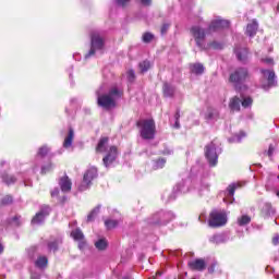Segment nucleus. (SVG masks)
<instances>
[{"mask_svg":"<svg viewBox=\"0 0 279 279\" xmlns=\"http://www.w3.org/2000/svg\"><path fill=\"white\" fill-rule=\"evenodd\" d=\"M96 95L98 106L105 110H110L117 107V100L121 99L123 92L117 87H112L107 94L96 92Z\"/></svg>","mask_w":279,"mask_h":279,"instance_id":"f257e3e1","label":"nucleus"},{"mask_svg":"<svg viewBox=\"0 0 279 279\" xmlns=\"http://www.w3.org/2000/svg\"><path fill=\"white\" fill-rule=\"evenodd\" d=\"M106 47V38L101 33L94 31L90 34V49L88 53L85 54V59L93 58L97 51H101Z\"/></svg>","mask_w":279,"mask_h":279,"instance_id":"f03ea898","label":"nucleus"},{"mask_svg":"<svg viewBox=\"0 0 279 279\" xmlns=\"http://www.w3.org/2000/svg\"><path fill=\"white\" fill-rule=\"evenodd\" d=\"M137 126L141 128V136L145 141H151L156 136V122L154 120H142L137 122Z\"/></svg>","mask_w":279,"mask_h":279,"instance_id":"7ed1b4c3","label":"nucleus"},{"mask_svg":"<svg viewBox=\"0 0 279 279\" xmlns=\"http://www.w3.org/2000/svg\"><path fill=\"white\" fill-rule=\"evenodd\" d=\"M252 75L250 74V70L247 68H236L229 76V81L231 84H234L235 88H239L241 84H245L247 80H250Z\"/></svg>","mask_w":279,"mask_h":279,"instance_id":"20e7f679","label":"nucleus"},{"mask_svg":"<svg viewBox=\"0 0 279 279\" xmlns=\"http://www.w3.org/2000/svg\"><path fill=\"white\" fill-rule=\"evenodd\" d=\"M190 34L194 38L196 47H198L201 51H206V29L201 26H192Z\"/></svg>","mask_w":279,"mask_h":279,"instance_id":"39448f33","label":"nucleus"},{"mask_svg":"<svg viewBox=\"0 0 279 279\" xmlns=\"http://www.w3.org/2000/svg\"><path fill=\"white\" fill-rule=\"evenodd\" d=\"M218 149L219 145H217V141H213L205 146V158L208 160L210 167H217L219 160Z\"/></svg>","mask_w":279,"mask_h":279,"instance_id":"423d86ee","label":"nucleus"},{"mask_svg":"<svg viewBox=\"0 0 279 279\" xmlns=\"http://www.w3.org/2000/svg\"><path fill=\"white\" fill-rule=\"evenodd\" d=\"M208 223L210 228H221V226L228 223V217L223 211L213 210L209 215Z\"/></svg>","mask_w":279,"mask_h":279,"instance_id":"0eeeda50","label":"nucleus"},{"mask_svg":"<svg viewBox=\"0 0 279 279\" xmlns=\"http://www.w3.org/2000/svg\"><path fill=\"white\" fill-rule=\"evenodd\" d=\"M95 178H97V168L92 167L84 173L83 184L78 187V191H86Z\"/></svg>","mask_w":279,"mask_h":279,"instance_id":"6e6552de","label":"nucleus"},{"mask_svg":"<svg viewBox=\"0 0 279 279\" xmlns=\"http://www.w3.org/2000/svg\"><path fill=\"white\" fill-rule=\"evenodd\" d=\"M49 213H51V208H49V206H44L32 219V223L34 226H40V223L45 221L46 217H49Z\"/></svg>","mask_w":279,"mask_h":279,"instance_id":"1a4fd4ad","label":"nucleus"},{"mask_svg":"<svg viewBox=\"0 0 279 279\" xmlns=\"http://www.w3.org/2000/svg\"><path fill=\"white\" fill-rule=\"evenodd\" d=\"M227 27H230V22L228 20L217 19L211 21L208 32H219V29H227Z\"/></svg>","mask_w":279,"mask_h":279,"instance_id":"9d476101","label":"nucleus"},{"mask_svg":"<svg viewBox=\"0 0 279 279\" xmlns=\"http://www.w3.org/2000/svg\"><path fill=\"white\" fill-rule=\"evenodd\" d=\"M117 156H119V151L117 150V146H110L107 155L102 158V162L105 167H110L114 160H117Z\"/></svg>","mask_w":279,"mask_h":279,"instance_id":"9b49d317","label":"nucleus"},{"mask_svg":"<svg viewBox=\"0 0 279 279\" xmlns=\"http://www.w3.org/2000/svg\"><path fill=\"white\" fill-rule=\"evenodd\" d=\"M262 74L267 80V85H262V87L267 90V88H271V86H276V73L271 70H262Z\"/></svg>","mask_w":279,"mask_h":279,"instance_id":"f8f14e48","label":"nucleus"},{"mask_svg":"<svg viewBox=\"0 0 279 279\" xmlns=\"http://www.w3.org/2000/svg\"><path fill=\"white\" fill-rule=\"evenodd\" d=\"M187 267L192 271H204L206 269V262L204 259H195L187 263Z\"/></svg>","mask_w":279,"mask_h":279,"instance_id":"ddd939ff","label":"nucleus"},{"mask_svg":"<svg viewBox=\"0 0 279 279\" xmlns=\"http://www.w3.org/2000/svg\"><path fill=\"white\" fill-rule=\"evenodd\" d=\"M174 218H175V215H173V213L167 211L165 214H160V218L156 221H151L150 223L165 225V223H169V221L173 220Z\"/></svg>","mask_w":279,"mask_h":279,"instance_id":"4468645a","label":"nucleus"},{"mask_svg":"<svg viewBox=\"0 0 279 279\" xmlns=\"http://www.w3.org/2000/svg\"><path fill=\"white\" fill-rule=\"evenodd\" d=\"M72 184L73 183L71 182V179H69V177H66V175L61 178L59 181V186H60L62 193H69L71 191Z\"/></svg>","mask_w":279,"mask_h":279,"instance_id":"2eb2a0df","label":"nucleus"},{"mask_svg":"<svg viewBox=\"0 0 279 279\" xmlns=\"http://www.w3.org/2000/svg\"><path fill=\"white\" fill-rule=\"evenodd\" d=\"M234 53L240 62L247 60V48L235 47Z\"/></svg>","mask_w":279,"mask_h":279,"instance_id":"dca6fc26","label":"nucleus"},{"mask_svg":"<svg viewBox=\"0 0 279 279\" xmlns=\"http://www.w3.org/2000/svg\"><path fill=\"white\" fill-rule=\"evenodd\" d=\"M205 119L207 121H217V119H219V110L215 108H208L205 113Z\"/></svg>","mask_w":279,"mask_h":279,"instance_id":"f3484780","label":"nucleus"},{"mask_svg":"<svg viewBox=\"0 0 279 279\" xmlns=\"http://www.w3.org/2000/svg\"><path fill=\"white\" fill-rule=\"evenodd\" d=\"M256 32H258V22L253 21L252 23L247 24L246 34L250 36V38H254V36H256Z\"/></svg>","mask_w":279,"mask_h":279,"instance_id":"a211bd4d","label":"nucleus"},{"mask_svg":"<svg viewBox=\"0 0 279 279\" xmlns=\"http://www.w3.org/2000/svg\"><path fill=\"white\" fill-rule=\"evenodd\" d=\"M190 71L194 75H202L205 71L204 64L202 63H192L190 64Z\"/></svg>","mask_w":279,"mask_h":279,"instance_id":"6ab92c4d","label":"nucleus"},{"mask_svg":"<svg viewBox=\"0 0 279 279\" xmlns=\"http://www.w3.org/2000/svg\"><path fill=\"white\" fill-rule=\"evenodd\" d=\"M209 241L214 245H221V243H226L228 241V238L225 234H215L211 238H209Z\"/></svg>","mask_w":279,"mask_h":279,"instance_id":"aec40b11","label":"nucleus"},{"mask_svg":"<svg viewBox=\"0 0 279 279\" xmlns=\"http://www.w3.org/2000/svg\"><path fill=\"white\" fill-rule=\"evenodd\" d=\"M73 138H75V132L73 131V129H70L69 134L66 135L63 142V147L65 149H69V147L73 145Z\"/></svg>","mask_w":279,"mask_h":279,"instance_id":"412c9836","label":"nucleus"},{"mask_svg":"<svg viewBox=\"0 0 279 279\" xmlns=\"http://www.w3.org/2000/svg\"><path fill=\"white\" fill-rule=\"evenodd\" d=\"M96 151L99 154H104V151H108V137H101L96 147Z\"/></svg>","mask_w":279,"mask_h":279,"instance_id":"4be33fe9","label":"nucleus"},{"mask_svg":"<svg viewBox=\"0 0 279 279\" xmlns=\"http://www.w3.org/2000/svg\"><path fill=\"white\" fill-rule=\"evenodd\" d=\"M229 108L232 110V112H239L241 110V100L239 97L231 98L229 102Z\"/></svg>","mask_w":279,"mask_h":279,"instance_id":"5701e85b","label":"nucleus"},{"mask_svg":"<svg viewBox=\"0 0 279 279\" xmlns=\"http://www.w3.org/2000/svg\"><path fill=\"white\" fill-rule=\"evenodd\" d=\"M262 215H264V217H271V215H276V209H274L270 203H265L262 208Z\"/></svg>","mask_w":279,"mask_h":279,"instance_id":"b1692460","label":"nucleus"},{"mask_svg":"<svg viewBox=\"0 0 279 279\" xmlns=\"http://www.w3.org/2000/svg\"><path fill=\"white\" fill-rule=\"evenodd\" d=\"M175 95V87L169 83L163 84V96L173 97Z\"/></svg>","mask_w":279,"mask_h":279,"instance_id":"393cba45","label":"nucleus"},{"mask_svg":"<svg viewBox=\"0 0 279 279\" xmlns=\"http://www.w3.org/2000/svg\"><path fill=\"white\" fill-rule=\"evenodd\" d=\"M99 210H101V205L96 206L88 215H87V223L95 221V218L99 215Z\"/></svg>","mask_w":279,"mask_h":279,"instance_id":"a878e982","label":"nucleus"},{"mask_svg":"<svg viewBox=\"0 0 279 279\" xmlns=\"http://www.w3.org/2000/svg\"><path fill=\"white\" fill-rule=\"evenodd\" d=\"M1 179H2V182H4V184H8V185L14 184V182H16V177L8 173H2Z\"/></svg>","mask_w":279,"mask_h":279,"instance_id":"bb28decb","label":"nucleus"},{"mask_svg":"<svg viewBox=\"0 0 279 279\" xmlns=\"http://www.w3.org/2000/svg\"><path fill=\"white\" fill-rule=\"evenodd\" d=\"M60 243H62L61 239H57V240L48 242V250L50 252H58V245H60Z\"/></svg>","mask_w":279,"mask_h":279,"instance_id":"cd10ccee","label":"nucleus"},{"mask_svg":"<svg viewBox=\"0 0 279 279\" xmlns=\"http://www.w3.org/2000/svg\"><path fill=\"white\" fill-rule=\"evenodd\" d=\"M239 184H231L227 189V198L234 199V192L236 191Z\"/></svg>","mask_w":279,"mask_h":279,"instance_id":"c85d7f7f","label":"nucleus"},{"mask_svg":"<svg viewBox=\"0 0 279 279\" xmlns=\"http://www.w3.org/2000/svg\"><path fill=\"white\" fill-rule=\"evenodd\" d=\"M105 226H106L107 230H114V228H117V226H119V220L107 219V220H105Z\"/></svg>","mask_w":279,"mask_h":279,"instance_id":"c756f323","label":"nucleus"},{"mask_svg":"<svg viewBox=\"0 0 279 279\" xmlns=\"http://www.w3.org/2000/svg\"><path fill=\"white\" fill-rule=\"evenodd\" d=\"M49 260L46 256H39L37 260L35 262L36 267H39V269H43Z\"/></svg>","mask_w":279,"mask_h":279,"instance_id":"7c9ffc66","label":"nucleus"},{"mask_svg":"<svg viewBox=\"0 0 279 279\" xmlns=\"http://www.w3.org/2000/svg\"><path fill=\"white\" fill-rule=\"evenodd\" d=\"M151 69V62L145 60L140 63L141 73H147Z\"/></svg>","mask_w":279,"mask_h":279,"instance_id":"2f4dec72","label":"nucleus"},{"mask_svg":"<svg viewBox=\"0 0 279 279\" xmlns=\"http://www.w3.org/2000/svg\"><path fill=\"white\" fill-rule=\"evenodd\" d=\"M95 247L97 250H106L108 247V241L106 239H100L95 242Z\"/></svg>","mask_w":279,"mask_h":279,"instance_id":"473e14b6","label":"nucleus"},{"mask_svg":"<svg viewBox=\"0 0 279 279\" xmlns=\"http://www.w3.org/2000/svg\"><path fill=\"white\" fill-rule=\"evenodd\" d=\"M71 235L75 241H82V239H84V233L80 229L73 230Z\"/></svg>","mask_w":279,"mask_h":279,"instance_id":"72a5a7b5","label":"nucleus"},{"mask_svg":"<svg viewBox=\"0 0 279 279\" xmlns=\"http://www.w3.org/2000/svg\"><path fill=\"white\" fill-rule=\"evenodd\" d=\"M252 221V218L247 215H243L241 218L238 219L239 226H247Z\"/></svg>","mask_w":279,"mask_h":279,"instance_id":"f704fd0d","label":"nucleus"},{"mask_svg":"<svg viewBox=\"0 0 279 279\" xmlns=\"http://www.w3.org/2000/svg\"><path fill=\"white\" fill-rule=\"evenodd\" d=\"M154 38H155L154 34H151L149 32L144 33L143 36H142L143 43H146V44L151 43V40H154Z\"/></svg>","mask_w":279,"mask_h":279,"instance_id":"c9c22d12","label":"nucleus"},{"mask_svg":"<svg viewBox=\"0 0 279 279\" xmlns=\"http://www.w3.org/2000/svg\"><path fill=\"white\" fill-rule=\"evenodd\" d=\"M185 186H186V183H184V182L179 183L177 185L175 191H178L179 193H189V189H186Z\"/></svg>","mask_w":279,"mask_h":279,"instance_id":"e433bc0d","label":"nucleus"},{"mask_svg":"<svg viewBox=\"0 0 279 279\" xmlns=\"http://www.w3.org/2000/svg\"><path fill=\"white\" fill-rule=\"evenodd\" d=\"M167 163V160L161 158V159H158L156 162H155V166L154 168L155 169H162V167H165V165Z\"/></svg>","mask_w":279,"mask_h":279,"instance_id":"4c0bfd02","label":"nucleus"},{"mask_svg":"<svg viewBox=\"0 0 279 279\" xmlns=\"http://www.w3.org/2000/svg\"><path fill=\"white\" fill-rule=\"evenodd\" d=\"M223 49V45L218 43V41H214L211 44H209L208 47H206V49Z\"/></svg>","mask_w":279,"mask_h":279,"instance_id":"58836bf2","label":"nucleus"},{"mask_svg":"<svg viewBox=\"0 0 279 279\" xmlns=\"http://www.w3.org/2000/svg\"><path fill=\"white\" fill-rule=\"evenodd\" d=\"M11 226H15L19 227L21 226L22 221H21V216H15L11 219L10 221Z\"/></svg>","mask_w":279,"mask_h":279,"instance_id":"ea45409f","label":"nucleus"},{"mask_svg":"<svg viewBox=\"0 0 279 279\" xmlns=\"http://www.w3.org/2000/svg\"><path fill=\"white\" fill-rule=\"evenodd\" d=\"M47 154H49V148L47 146L40 147L37 153V155L41 156V158H44V156H47Z\"/></svg>","mask_w":279,"mask_h":279,"instance_id":"a19ab883","label":"nucleus"},{"mask_svg":"<svg viewBox=\"0 0 279 279\" xmlns=\"http://www.w3.org/2000/svg\"><path fill=\"white\" fill-rule=\"evenodd\" d=\"M245 132H241L240 135H235L233 138L229 140L231 143H241V138H244Z\"/></svg>","mask_w":279,"mask_h":279,"instance_id":"79ce46f5","label":"nucleus"},{"mask_svg":"<svg viewBox=\"0 0 279 279\" xmlns=\"http://www.w3.org/2000/svg\"><path fill=\"white\" fill-rule=\"evenodd\" d=\"M241 104H242L243 108H250V106H252V104H253V100H252V98L247 97V98H244Z\"/></svg>","mask_w":279,"mask_h":279,"instance_id":"37998d69","label":"nucleus"},{"mask_svg":"<svg viewBox=\"0 0 279 279\" xmlns=\"http://www.w3.org/2000/svg\"><path fill=\"white\" fill-rule=\"evenodd\" d=\"M126 75H128L129 82H134L136 77V75L134 74V70H129Z\"/></svg>","mask_w":279,"mask_h":279,"instance_id":"c03bdc74","label":"nucleus"},{"mask_svg":"<svg viewBox=\"0 0 279 279\" xmlns=\"http://www.w3.org/2000/svg\"><path fill=\"white\" fill-rule=\"evenodd\" d=\"M2 204L4 205V206H7L8 204H12V196H4L3 198H2Z\"/></svg>","mask_w":279,"mask_h":279,"instance_id":"a18cd8bd","label":"nucleus"},{"mask_svg":"<svg viewBox=\"0 0 279 279\" xmlns=\"http://www.w3.org/2000/svg\"><path fill=\"white\" fill-rule=\"evenodd\" d=\"M170 26H171L170 24H163V25L161 26V34H162V35L167 34V32H169V27H170Z\"/></svg>","mask_w":279,"mask_h":279,"instance_id":"49530a36","label":"nucleus"},{"mask_svg":"<svg viewBox=\"0 0 279 279\" xmlns=\"http://www.w3.org/2000/svg\"><path fill=\"white\" fill-rule=\"evenodd\" d=\"M117 5H128L130 3V0H116Z\"/></svg>","mask_w":279,"mask_h":279,"instance_id":"de8ad7c7","label":"nucleus"},{"mask_svg":"<svg viewBox=\"0 0 279 279\" xmlns=\"http://www.w3.org/2000/svg\"><path fill=\"white\" fill-rule=\"evenodd\" d=\"M262 62H264V64H274V59H271V58H264V59H262Z\"/></svg>","mask_w":279,"mask_h":279,"instance_id":"09e8293b","label":"nucleus"},{"mask_svg":"<svg viewBox=\"0 0 279 279\" xmlns=\"http://www.w3.org/2000/svg\"><path fill=\"white\" fill-rule=\"evenodd\" d=\"M48 171H51V163L41 168V173H48Z\"/></svg>","mask_w":279,"mask_h":279,"instance_id":"8fccbe9b","label":"nucleus"},{"mask_svg":"<svg viewBox=\"0 0 279 279\" xmlns=\"http://www.w3.org/2000/svg\"><path fill=\"white\" fill-rule=\"evenodd\" d=\"M274 145H269L268 151H267V156H269V158H271V156H274Z\"/></svg>","mask_w":279,"mask_h":279,"instance_id":"3c124183","label":"nucleus"},{"mask_svg":"<svg viewBox=\"0 0 279 279\" xmlns=\"http://www.w3.org/2000/svg\"><path fill=\"white\" fill-rule=\"evenodd\" d=\"M57 195H60V190L58 187H56L52 192H51V197H57Z\"/></svg>","mask_w":279,"mask_h":279,"instance_id":"603ef678","label":"nucleus"},{"mask_svg":"<svg viewBox=\"0 0 279 279\" xmlns=\"http://www.w3.org/2000/svg\"><path fill=\"white\" fill-rule=\"evenodd\" d=\"M142 5H151V0H141Z\"/></svg>","mask_w":279,"mask_h":279,"instance_id":"864d4df0","label":"nucleus"},{"mask_svg":"<svg viewBox=\"0 0 279 279\" xmlns=\"http://www.w3.org/2000/svg\"><path fill=\"white\" fill-rule=\"evenodd\" d=\"M272 243H274V245H278V243H279V235H276V236L272 239Z\"/></svg>","mask_w":279,"mask_h":279,"instance_id":"5fc2aeb1","label":"nucleus"},{"mask_svg":"<svg viewBox=\"0 0 279 279\" xmlns=\"http://www.w3.org/2000/svg\"><path fill=\"white\" fill-rule=\"evenodd\" d=\"M209 274H215V264L208 268Z\"/></svg>","mask_w":279,"mask_h":279,"instance_id":"6e6d98bb","label":"nucleus"},{"mask_svg":"<svg viewBox=\"0 0 279 279\" xmlns=\"http://www.w3.org/2000/svg\"><path fill=\"white\" fill-rule=\"evenodd\" d=\"M31 279H40V275L32 274Z\"/></svg>","mask_w":279,"mask_h":279,"instance_id":"4d7b16f0","label":"nucleus"},{"mask_svg":"<svg viewBox=\"0 0 279 279\" xmlns=\"http://www.w3.org/2000/svg\"><path fill=\"white\" fill-rule=\"evenodd\" d=\"M174 128H175L177 130H180V120H175V122H174Z\"/></svg>","mask_w":279,"mask_h":279,"instance_id":"13d9d810","label":"nucleus"},{"mask_svg":"<svg viewBox=\"0 0 279 279\" xmlns=\"http://www.w3.org/2000/svg\"><path fill=\"white\" fill-rule=\"evenodd\" d=\"M175 121H180V111L178 110L174 114Z\"/></svg>","mask_w":279,"mask_h":279,"instance_id":"bf43d9fd","label":"nucleus"},{"mask_svg":"<svg viewBox=\"0 0 279 279\" xmlns=\"http://www.w3.org/2000/svg\"><path fill=\"white\" fill-rule=\"evenodd\" d=\"M163 154L171 155V154H173V150H171V149H166V150H163Z\"/></svg>","mask_w":279,"mask_h":279,"instance_id":"052dcab7","label":"nucleus"},{"mask_svg":"<svg viewBox=\"0 0 279 279\" xmlns=\"http://www.w3.org/2000/svg\"><path fill=\"white\" fill-rule=\"evenodd\" d=\"M0 254H3V245L0 244Z\"/></svg>","mask_w":279,"mask_h":279,"instance_id":"680f3d73","label":"nucleus"},{"mask_svg":"<svg viewBox=\"0 0 279 279\" xmlns=\"http://www.w3.org/2000/svg\"><path fill=\"white\" fill-rule=\"evenodd\" d=\"M203 189L208 190V184H205Z\"/></svg>","mask_w":279,"mask_h":279,"instance_id":"e2e57ef3","label":"nucleus"},{"mask_svg":"<svg viewBox=\"0 0 279 279\" xmlns=\"http://www.w3.org/2000/svg\"><path fill=\"white\" fill-rule=\"evenodd\" d=\"M266 271L269 272V266L266 267Z\"/></svg>","mask_w":279,"mask_h":279,"instance_id":"0e129e2a","label":"nucleus"},{"mask_svg":"<svg viewBox=\"0 0 279 279\" xmlns=\"http://www.w3.org/2000/svg\"><path fill=\"white\" fill-rule=\"evenodd\" d=\"M170 199H175V196H170Z\"/></svg>","mask_w":279,"mask_h":279,"instance_id":"69168bd1","label":"nucleus"},{"mask_svg":"<svg viewBox=\"0 0 279 279\" xmlns=\"http://www.w3.org/2000/svg\"><path fill=\"white\" fill-rule=\"evenodd\" d=\"M276 279H279V275L276 276Z\"/></svg>","mask_w":279,"mask_h":279,"instance_id":"338daca9","label":"nucleus"},{"mask_svg":"<svg viewBox=\"0 0 279 279\" xmlns=\"http://www.w3.org/2000/svg\"><path fill=\"white\" fill-rule=\"evenodd\" d=\"M277 10L279 11V4H278V7H277Z\"/></svg>","mask_w":279,"mask_h":279,"instance_id":"774afa93","label":"nucleus"}]
</instances>
